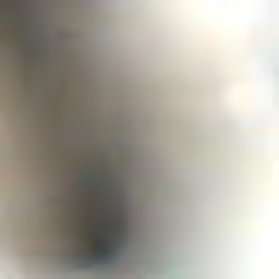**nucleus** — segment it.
Listing matches in <instances>:
<instances>
[{
	"label": "nucleus",
	"instance_id": "1",
	"mask_svg": "<svg viewBox=\"0 0 279 279\" xmlns=\"http://www.w3.org/2000/svg\"><path fill=\"white\" fill-rule=\"evenodd\" d=\"M95 256L100 263H108V260H110V246H102L95 253Z\"/></svg>",
	"mask_w": 279,
	"mask_h": 279
},
{
	"label": "nucleus",
	"instance_id": "2",
	"mask_svg": "<svg viewBox=\"0 0 279 279\" xmlns=\"http://www.w3.org/2000/svg\"><path fill=\"white\" fill-rule=\"evenodd\" d=\"M80 255L81 256H88V250H82Z\"/></svg>",
	"mask_w": 279,
	"mask_h": 279
}]
</instances>
